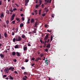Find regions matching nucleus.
I'll return each mask as SVG.
<instances>
[{"instance_id": "nucleus-1", "label": "nucleus", "mask_w": 80, "mask_h": 80, "mask_svg": "<svg viewBox=\"0 0 80 80\" xmlns=\"http://www.w3.org/2000/svg\"><path fill=\"white\" fill-rule=\"evenodd\" d=\"M12 67L13 66H11L9 68H7L4 69V71L7 73H8L9 72V70H12Z\"/></svg>"}, {"instance_id": "nucleus-2", "label": "nucleus", "mask_w": 80, "mask_h": 80, "mask_svg": "<svg viewBox=\"0 0 80 80\" xmlns=\"http://www.w3.org/2000/svg\"><path fill=\"white\" fill-rule=\"evenodd\" d=\"M22 39L21 37L19 36H18V38H16V42H20Z\"/></svg>"}, {"instance_id": "nucleus-3", "label": "nucleus", "mask_w": 80, "mask_h": 80, "mask_svg": "<svg viewBox=\"0 0 80 80\" xmlns=\"http://www.w3.org/2000/svg\"><path fill=\"white\" fill-rule=\"evenodd\" d=\"M15 14H14L12 15L11 17V21L13 20V19H14V17H15Z\"/></svg>"}, {"instance_id": "nucleus-4", "label": "nucleus", "mask_w": 80, "mask_h": 80, "mask_svg": "<svg viewBox=\"0 0 80 80\" xmlns=\"http://www.w3.org/2000/svg\"><path fill=\"white\" fill-rule=\"evenodd\" d=\"M21 55V53L18 52H16V56H17V57H20Z\"/></svg>"}, {"instance_id": "nucleus-5", "label": "nucleus", "mask_w": 80, "mask_h": 80, "mask_svg": "<svg viewBox=\"0 0 80 80\" xmlns=\"http://www.w3.org/2000/svg\"><path fill=\"white\" fill-rule=\"evenodd\" d=\"M48 35L47 34L45 36V38H44V40H47V39H48Z\"/></svg>"}, {"instance_id": "nucleus-6", "label": "nucleus", "mask_w": 80, "mask_h": 80, "mask_svg": "<svg viewBox=\"0 0 80 80\" xmlns=\"http://www.w3.org/2000/svg\"><path fill=\"white\" fill-rule=\"evenodd\" d=\"M47 58H46V60H45V62H46V64H47V65H48V62H50L48 60V59H47Z\"/></svg>"}, {"instance_id": "nucleus-7", "label": "nucleus", "mask_w": 80, "mask_h": 80, "mask_svg": "<svg viewBox=\"0 0 80 80\" xmlns=\"http://www.w3.org/2000/svg\"><path fill=\"white\" fill-rule=\"evenodd\" d=\"M23 48L24 51H26V50H27V47H24Z\"/></svg>"}, {"instance_id": "nucleus-8", "label": "nucleus", "mask_w": 80, "mask_h": 80, "mask_svg": "<svg viewBox=\"0 0 80 80\" xmlns=\"http://www.w3.org/2000/svg\"><path fill=\"white\" fill-rule=\"evenodd\" d=\"M15 55H16V52L15 51L12 52V55H13V56H15Z\"/></svg>"}, {"instance_id": "nucleus-9", "label": "nucleus", "mask_w": 80, "mask_h": 80, "mask_svg": "<svg viewBox=\"0 0 80 80\" xmlns=\"http://www.w3.org/2000/svg\"><path fill=\"white\" fill-rule=\"evenodd\" d=\"M46 48H50V44H48V45L46 46Z\"/></svg>"}, {"instance_id": "nucleus-10", "label": "nucleus", "mask_w": 80, "mask_h": 80, "mask_svg": "<svg viewBox=\"0 0 80 80\" xmlns=\"http://www.w3.org/2000/svg\"><path fill=\"white\" fill-rule=\"evenodd\" d=\"M32 33H37V31H36V29H34V31H32Z\"/></svg>"}, {"instance_id": "nucleus-11", "label": "nucleus", "mask_w": 80, "mask_h": 80, "mask_svg": "<svg viewBox=\"0 0 80 80\" xmlns=\"http://www.w3.org/2000/svg\"><path fill=\"white\" fill-rule=\"evenodd\" d=\"M4 36L5 37V38H7V37L8 36V35L7 33V32H6L4 33Z\"/></svg>"}, {"instance_id": "nucleus-12", "label": "nucleus", "mask_w": 80, "mask_h": 80, "mask_svg": "<svg viewBox=\"0 0 80 80\" xmlns=\"http://www.w3.org/2000/svg\"><path fill=\"white\" fill-rule=\"evenodd\" d=\"M4 17V15H3V14L2 13L1 15H0V18H2V19H3V17Z\"/></svg>"}, {"instance_id": "nucleus-13", "label": "nucleus", "mask_w": 80, "mask_h": 80, "mask_svg": "<svg viewBox=\"0 0 80 80\" xmlns=\"http://www.w3.org/2000/svg\"><path fill=\"white\" fill-rule=\"evenodd\" d=\"M0 56L2 58H4V55H3V54H2V53L0 54Z\"/></svg>"}, {"instance_id": "nucleus-14", "label": "nucleus", "mask_w": 80, "mask_h": 80, "mask_svg": "<svg viewBox=\"0 0 80 80\" xmlns=\"http://www.w3.org/2000/svg\"><path fill=\"white\" fill-rule=\"evenodd\" d=\"M34 22H35V20H34V19L32 18L31 20V23H33Z\"/></svg>"}, {"instance_id": "nucleus-15", "label": "nucleus", "mask_w": 80, "mask_h": 80, "mask_svg": "<svg viewBox=\"0 0 80 80\" xmlns=\"http://www.w3.org/2000/svg\"><path fill=\"white\" fill-rule=\"evenodd\" d=\"M16 20L17 21H18V22H20V18H16Z\"/></svg>"}, {"instance_id": "nucleus-16", "label": "nucleus", "mask_w": 80, "mask_h": 80, "mask_svg": "<svg viewBox=\"0 0 80 80\" xmlns=\"http://www.w3.org/2000/svg\"><path fill=\"white\" fill-rule=\"evenodd\" d=\"M53 40V36H51L50 37V42H51Z\"/></svg>"}, {"instance_id": "nucleus-17", "label": "nucleus", "mask_w": 80, "mask_h": 80, "mask_svg": "<svg viewBox=\"0 0 80 80\" xmlns=\"http://www.w3.org/2000/svg\"><path fill=\"white\" fill-rule=\"evenodd\" d=\"M9 79H10L11 80H13V77H12V76L10 75L9 76Z\"/></svg>"}, {"instance_id": "nucleus-18", "label": "nucleus", "mask_w": 80, "mask_h": 80, "mask_svg": "<svg viewBox=\"0 0 80 80\" xmlns=\"http://www.w3.org/2000/svg\"><path fill=\"white\" fill-rule=\"evenodd\" d=\"M15 48H18V45H16L14 46Z\"/></svg>"}, {"instance_id": "nucleus-19", "label": "nucleus", "mask_w": 80, "mask_h": 80, "mask_svg": "<svg viewBox=\"0 0 80 80\" xmlns=\"http://www.w3.org/2000/svg\"><path fill=\"white\" fill-rule=\"evenodd\" d=\"M20 27L21 28H22V27H23V24L22 23L21 24H20Z\"/></svg>"}, {"instance_id": "nucleus-20", "label": "nucleus", "mask_w": 80, "mask_h": 80, "mask_svg": "<svg viewBox=\"0 0 80 80\" xmlns=\"http://www.w3.org/2000/svg\"><path fill=\"white\" fill-rule=\"evenodd\" d=\"M21 37H22V38H25V37H26L24 35H23L21 36Z\"/></svg>"}, {"instance_id": "nucleus-21", "label": "nucleus", "mask_w": 80, "mask_h": 80, "mask_svg": "<svg viewBox=\"0 0 80 80\" xmlns=\"http://www.w3.org/2000/svg\"><path fill=\"white\" fill-rule=\"evenodd\" d=\"M39 60V57H38V58H36L35 61V62H38Z\"/></svg>"}, {"instance_id": "nucleus-22", "label": "nucleus", "mask_w": 80, "mask_h": 80, "mask_svg": "<svg viewBox=\"0 0 80 80\" xmlns=\"http://www.w3.org/2000/svg\"><path fill=\"white\" fill-rule=\"evenodd\" d=\"M6 24H7V25H8V23H9V21L8 20H7L6 21Z\"/></svg>"}, {"instance_id": "nucleus-23", "label": "nucleus", "mask_w": 80, "mask_h": 80, "mask_svg": "<svg viewBox=\"0 0 80 80\" xmlns=\"http://www.w3.org/2000/svg\"><path fill=\"white\" fill-rule=\"evenodd\" d=\"M25 2L28 3L29 2V0H25Z\"/></svg>"}, {"instance_id": "nucleus-24", "label": "nucleus", "mask_w": 80, "mask_h": 80, "mask_svg": "<svg viewBox=\"0 0 80 80\" xmlns=\"http://www.w3.org/2000/svg\"><path fill=\"white\" fill-rule=\"evenodd\" d=\"M37 12H38V11L37 10H35L34 11V12L35 13L36 15H37Z\"/></svg>"}, {"instance_id": "nucleus-25", "label": "nucleus", "mask_w": 80, "mask_h": 80, "mask_svg": "<svg viewBox=\"0 0 80 80\" xmlns=\"http://www.w3.org/2000/svg\"><path fill=\"white\" fill-rule=\"evenodd\" d=\"M40 7V6H39L37 4L36 5L35 7H36V8H38V7Z\"/></svg>"}, {"instance_id": "nucleus-26", "label": "nucleus", "mask_w": 80, "mask_h": 80, "mask_svg": "<svg viewBox=\"0 0 80 80\" xmlns=\"http://www.w3.org/2000/svg\"><path fill=\"white\" fill-rule=\"evenodd\" d=\"M42 11V9H40L39 11V15H40L41 14V12Z\"/></svg>"}, {"instance_id": "nucleus-27", "label": "nucleus", "mask_w": 80, "mask_h": 80, "mask_svg": "<svg viewBox=\"0 0 80 80\" xmlns=\"http://www.w3.org/2000/svg\"><path fill=\"white\" fill-rule=\"evenodd\" d=\"M44 46H43V47L44 48H45L46 47V45H47V44H46V43L44 44Z\"/></svg>"}, {"instance_id": "nucleus-28", "label": "nucleus", "mask_w": 80, "mask_h": 80, "mask_svg": "<svg viewBox=\"0 0 80 80\" xmlns=\"http://www.w3.org/2000/svg\"><path fill=\"white\" fill-rule=\"evenodd\" d=\"M15 40L16 41V39H15V38H13V42H15Z\"/></svg>"}, {"instance_id": "nucleus-29", "label": "nucleus", "mask_w": 80, "mask_h": 80, "mask_svg": "<svg viewBox=\"0 0 80 80\" xmlns=\"http://www.w3.org/2000/svg\"><path fill=\"white\" fill-rule=\"evenodd\" d=\"M47 32H50V33L52 32V30H50L48 29L47 30Z\"/></svg>"}, {"instance_id": "nucleus-30", "label": "nucleus", "mask_w": 80, "mask_h": 80, "mask_svg": "<svg viewBox=\"0 0 80 80\" xmlns=\"http://www.w3.org/2000/svg\"><path fill=\"white\" fill-rule=\"evenodd\" d=\"M37 22H35V27H37Z\"/></svg>"}, {"instance_id": "nucleus-31", "label": "nucleus", "mask_w": 80, "mask_h": 80, "mask_svg": "<svg viewBox=\"0 0 80 80\" xmlns=\"http://www.w3.org/2000/svg\"><path fill=\"white\" fill-rule=\"evenodd\" d=\"M18 28H16V32H15V33H17V32H18Z\"/></svg>"}, {"instance_id": "nucleus-32", "label": "nucleus", "mask_w": 80, "mask_h": 80, "mask_svg": "<svg viewBox=\"0 0 80 80\" xmlns=\"http://www.w3.org/2000/svg\"><path fill=\"white\" fill-rule=\"evenodd\" d=\"M15 21H13L12 22V23H13V24H15Z\"/></svg>"}, {"instance_id": "nucleus-33", "label": "nucleus", "mask_w": 80, "mask_h": 80, "mask_svg": "<svg viewBox=\"0 0 80 80\" xmlns=\"http://www.w3.org/2000/svg\"><path fill=\"white\" fill-rule=\"evenodd\" d=\"M40 55L41 56V57H43V54H41Z\"/></svg>"}, {"instance_id": "nucleus-34", "label": "nucleus", "mask_w": 80, "mask_h": 80, "mask_svg": "<svg viewBox=\"0 0 80 80\" xmlns=\"http://www.w3.org/2000/svg\"><path fill=\"white\" fill-rule=\"evenodd\" d=\"M42 17H45V13H43L42 14Z\"/></svg>"}, {"instance_id": "nucleus-35", "label": "nucleus", "mask_w": 80, "mask_h": 80, "mask_svg": "<svg viewBox=\"0 0 80 80\" xmlns=\"http://www.w3.org/2000/svg\"><path fill=\"white\" fill-rule=\"evenodd\" d=\"M15 5H16V6H17V7H19V6L18 5V4H17V3H15Z\"/></svg>"}, {"instance_id": "nucleus-36", "label": "nucleus", "mask_w": 80, "mask_h": 80, "mask_svg": "<svg viewBox=\"0 0 80 80\" xmlns=\"http://www.w3.org/2000/svg\"><path fill=\"white\" fill-rule=\"evenodd\" d=\"M7 77V75H3V77L5 78V77Z\"/></svg>"}, {"instance_id": "nucleus-37", "label": "nucleus", "mask_w": 80, "mask_h": 80, "mask_svg": "<svg viewBox=\"0 0 80 80\" xmlns=\"http://www.w3.org/2000/svg\"><path fill=\"white\" fill-rule=\"evenodd\" d=\"M32 60H33V61H34V60H35V58H34L33 57L32 58Z\"/></svg>"}, {"instance_id": "nucleus-38", "label": "nucleus", "mask_w": 80, "mask_h": 80, "mask_svg": "<svg viewBox=\"0 0 80 80\" xmlns=\"http://www.w3.org/2000/svg\"><path fill=\"white\" fill-rule=\"evenodd\" d=\"M22 21H24V20H25V18H22Z\"/></svg>"}, {"instance_id": "nucleus-39", "label": "nucleus", "mask_w": 80, "mask_h": 80, "mask_svg": "<svg viewBox=\"0 0 80 80\" xmlns=\"http://www.w3.org/2000/svg\"><path fill=\"white\" fill-rule=\"evenodd\" d=\"M14 73H16V74H18V72H17V71H15L14 72Z\"/></svg>"}, {"instance_id": "nucleus-40", "label": "nucleus", "mask_w": 80, "mask_h": 80, "mask_svg": "<svg viewBox=\"0 0 80 80\" xmlns=\"http://www.w3.org/2000/svg\"><path fill=\"white\" fill-rule=\"evenodd\" d=\"M35 65V63H33L32 64L31 66L32 67H33Z\"/></svg>"}, {"instance_id": "nucleus-41", "label": "nucleus", "mask_w": 80, "mask_h": 80, "mask_svg": "<svg viewBox=\"0 0 80 80\" xmlns=\"http://www.w3.org/2000/svg\"><path fill=\"white\" fill-rule=\"evenodd\" d=\"M48 49L47 48V49H45V52H48Z\"/></svg>"}, {"instance_id": "nucleus-42", "label": "nucleus", "mask_w": 80, "mask_h": 80, "mask_svg": "<svg viewBox=\"0 0 80 80\" xmlns=\"http://www.w3.org/2000/svg\"><path fill=\"white\" fill-rule=\"evenodd\" d=\"M17 9L16 8H14L13 9V11H15V10H17Z\"/></svg>"}, {"instance_id": "nucleus-43", "label": "nucleus", "mask_w": 80, "mask_h": 80, "mask_svg": "<svg viewBox=\"0 0 80 80\" xmlns=\"http://www.w3.org/2000/svg\"><path fill=\"white\" fill-rule=\"evenodd\" d=\"M40 42H41V43H43V41H42V40L40 39Z\"/></svg>"}, {"instance_id": "nucleus-44", "label": "nucleus", "mask_w": 80, "mask_h": 80, "mask_svg": "<svg viewBox=\"0 0 80 80\" xmlns=\"http://www.w3.org/2000/svg\"><path fill=\"white\" fill-rule=\"evenodd\" d=\"M47 8L46 7L44 9V10H45V11H47Z\"/></svg>"}, {"instance_id": "nucleus-45", "label": "nucleus", "mask_w": 80, "mask_h": 80, "mask_svg": "<svg viewBox=\"0 0 80 80\" xmlns=\"http://www.w3.org/2000/svg\"><path fill=\"white\" fill-rule=\"evenodd\" d=\"M14 62H17V59H15L13 60Z\"/></svg>"}, {"instance_id": "nucleus-46", "label": "nucleus", "mask_w": 80, "mask_h": 80, "mask_svg": "<svg viewBox=\"0 0 80 80\" xmlns=\"http://www.w3.org/2000/svg\"><path fill=\"white\" fill-rule=\"evenodd\" d=\"M24 74H25V75H27V73L26 72H24Z\"/></svg>"}, {"instance_id": "nucleus-47", "label": "nucleus", "mask_w": 80, "mask_h": 80, "mask_svg": "<svg viewBox=\"0 0 80 80\" xmlns=\"http://www.w3.org/2000/svg\"><path fill=\"white\" fill-rule=\"evenodd\" d=\"M28 62V59H26L25 60V62Z\"/></svg>"}, {"instance_id": "nucleus-48", "label": "nucleus", "mask_w": 80, "mask_h": 80, "mask_svg": "<svg viewBox=\"0 0 80 80\" xmlns=\"http://www.w3.org/2000/svg\"><path fill=\"white\" fill-rule=\"evenodd\" d=\"M47 27H48V25H47V24H45V28H47Z\"/></svg>"}, {"instance_id": "nucleus-49", "label": "nucleus", "mask_w": 80, "mask_h": 80, "mask_svg": "<svg viewBox=\"0 0 80 80\" xmlns=\"http://www.w3.org/2000/svg\"><path fill=\"white\" fill-rule=\"evenodd\" d=\"M7 12L8 13V15L9 14L10 12H9V11L7 10Z\"/></svg>"}, {"instance_id": "nucleus-50", "label": "nucleus", "mask_w": 80, "mask_h": 80, "mask_svg": "<svg viewBox=\"0 0 80 80\" xmlns=\"http://www.w3.org/2000/svg\"><path fill=\"white\" fill-rule=\"evenodd\" d=\"M41 4H42V3L39 2V3L38 5L39 6V7H40V6L41 5Z\"/></svg>"}, {"instance_id": "nucleus-51", "label": "nucleus", "mask_w": 80, "mask_h": 80, "mask_svg": "<svg viewBox=\"0 0 80 80\" xmlns=\"http://www.w3.org/2000/svg\"><path fill=\"white\" fill-rule=\"evenodd\" d=\"M42 8H43V7H44V4H42Z\"/></svg>"}, {"instance_id": "nucleus-52", "label": "nucleus", "mask_w": 80, "mask_h": 80, "mask_svg": "<svg viewBox=\"0 0 80 80\" xmlns=\"http://www.w3.org/2000/svg\"><path fill=\"white\" fill-rule=\"evenodd\" d=\"M44 43H45L47 44V40H44Z\"/></svg>"}, {"instance_id": "nucleus-53", "label": "nucleus", "mask_w": 80, "mask_h": 80, "mask_svg": "<svg viewBox=\"0 0 80 80\" xmlns=\"http://www.w3.org/2000/svg\"><path fill=\"white\" fill-rule=\"evenodd\" d=\"M15 35V33H14V32H12V35Z\"/></svg>"}, {"instance_id": "nucleus-54", "label": "nucleus", "mask_w": 80, "mask_h": 80, "mask_svg": "<svg viewBox=\"0 0 80 80\" xmlns=\"http://www.w3.org/2000/svg\"><path fill=\"white\" fill-rule=\"evenodd\" d=\"M9 12H13V11L11 9H9Z\"/></svg>"}, {"instance_id": "nucleus-55", "label": "nucleus", "mask_w": 80, "mask_h": 80, "mask_svg": "<svg viewBox=\"0 0 80 80\" xmlns=\"http://www.w3.org/2000/svg\"><path fill=\"white\" fill-rule=\"evenodd\" d=\"M49 10L48 9L46 10V13H47V12H48Z\"/></svg>"}, {"instance_id": "nucleus-56", "label": "nucleus", "mask_w": 80, "mask_h": 80, "mask_svg": "<svg viewBox=\"0 0 80 80\" xmlns=\"http://www.w3.org/2000/svg\"><path fill=\"white\" fill-rule=\"evenodd\" d=\"M2 0L0 1V5H2Z\"/></svg>"}, {"instance_id": "nucleus-57", "label": "nucleus", "mask_w": 80, "mask_h": 80, "mask_svg": "<svg viewBox=\"0 0 80 80\" xmlns=\"http://www.w3.org/2000/svg\"><path fill=\"white\" fill-rule=\"evenodd\" d=\"M28 3L26 2V3L24 4V5H25V6H27L28 5Z\"/></svg>"}, {"instance_id": "nucleus-58", "label": "nucleus", "mask_w": 80, "mask_h": 80, "mask_svg": "<svg viewBox=\"0 0 80 80\" xmlns=\"http://www.w3.org/2000/svg\"><path fill=\"white\" fill-rule=\"evenodd\" d=\"M23 80H27V79H26V78H25L23 77Z\"/></svg>"}, {"instance_id": "nucleus-59", "label": "nucleus", "mask_w": 80, "mask_h": 80, "mask_svg": "<svg viewBox=\"0 0 80 80\" xmlns=\"http://www.w3.org/2000/svg\"><path fill=\"white\" fill-rule=\"evenodd\" d=\"M20 15L21 17H23V13L21 14Z\"/></svg>"}, {"instance_id": "nucleus-60", "label": "nucleus", "mask_w": 80, "mask_h": 80, "mask_svg": "<svg viewBox=\"0 0 80 80\" xmlns=\"http://www.w3.org/2000/svg\"><path fill=\"white\" fill-rule=\"evenodd\" d=\"M42 0H40V1L39 2V3H42Z\"/></svg>"}, {"instance_id": "nucleus-61", "label": "nucleus", "mask_w": 80, "mask_h": 80, "mask_svg": "<svg viewBox=\"0 0 80 80\" xmlns=\"http://www.w3.org/2000/svg\"><path fill=\"white\" fill-rule=\"evenodd\" d=\"M24 77L26 78L27 79V78H28V77H27V76H24Z\"/></svg>"}, {"instance_id": "nucleus-62", "label": "nucleus", "mask_w": 80, "mask_h": 80, "mask_svg": "<svg viewBox=\"0 0 80 80\" xmlns=\"http://www.w3.org/2000/svg\"><path fill=\"white\" fill-rule=\"evenodd\" d=\"M49 41H50V39H48V41H47V43H48L49 42Z\"/></svg>"}, {"instance_id": "nucleus-63", "label": "nucleus", "mask_w": 80, "mask_h": 80, "mask_svg": "<svg viewBox=\"0 0 80 80\" xmlns=\"http://www.w3.org/2000/svg\"><path fill=\"white\" fill-rule=\"evenodd\" d=\"M46 3H49V0H47V1H46Z\"/></svg>"}, {"instance_id": "nucleus-64", "label": "nucleus", "mask_w": 80, "mask_h": 80, "mask_svg": "<svg viewBox=\"0 0 80 80\" xmlns=\"http://www.w3.org/2000/svg\"><path fill=\"white\" fill-rule=\"evenodd\" d=\"M22 69H23V70H25V68H24V67H22Z\"/></svg>"}]
</instances>
